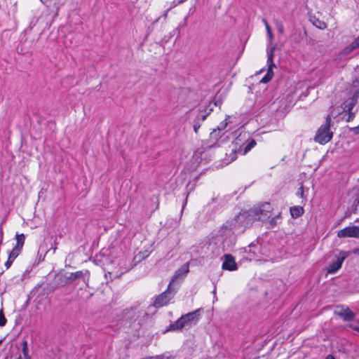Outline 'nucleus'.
Wrapping results in <instances>:
<instances>
[{
	"mask_svg": "<svg viewBox=\"0 0 359 359\" xmlns=\"http://www.w3.org/2000/svg\"><path fill=\"white\" fill-rule=\"evenodd\" d=\"M290 212L292 217L296 219L304 213V209L302 206H292L290 208Z\"/></svg>",
	"mask_w": 359,
	"mask_h": 359,
	"instance_id": "nucleus-15",
	"label": "nucleus"
},
{
	"mask_svg": "<svg viewBox=\"0 0 359 359\" xmlns=\"http://www.w3.org/2000/svg\"><path fill=\"white\" fill-rule=\"evenodd\" d=\"M278 32L280 34H283L284 32V27L281 22H278L276 25Z\"/></svg>",
	"mask_w": 359,
	"mask_h": 359,
	"instance_id": "nucleus-26",
	"label": "nucleus"
},
{
	"mask_svg": "<svg viewBox=\"0 0 359 359\" xmlns=\"http://www.w3.org/2000/svg\"><path fill=\"white\" fill-rule=\"evenodd\" d=\"M351 131L355 134V135H358L359 134V125L356 127H354L353 128H351Z\"/></svg>",
	"mask_w": 359,
	"mask_h": 359,
	"instance_id": "nucleus-31",
	"label": "nucleus"
},
{
	"mask_svg": "<svg viewBox=\"0 0 359 359\" xmlns=\"http://www.w3.org/2000/svg\"><path fill=\"white\" fill-rule=\"evenodd\" d=\"M6 323V319L4 316L3 309L0 310V326H4Z\"/></svg>",
	"mask_w": 359,
	"mask_h": 359,
	"instance_id": "nucleus-24",
	"label": "nucleus"
},
{
	"mask_svg": "<svg viewBox=\"0 0 359 359\" xmlns=\"http://www.w3.org/2000/svg\"><path fill=\"white\" fill-rule=\"evenodd\" d=\"M19 255L11 251L10 253H9V255H8V260L7 262H6L5 264V266L6 267V269H8L12 263L13 262V261L15 260V259Z\"/></svg>",
	"mask_w": 359,
	"mask_h": 359,
	"instance_id": "nucleus-18",
	"label": "nucleus"
},
{
	"mask_svg": "<svg viewBox=\"0 0 359 359\" xmlns=\"http://www.w3.org/2000/svg\"><path fill=\"white\" fill-rule=\"evenodd\" d=\"M309 192V188H305L304 185L302 184L301 187L299 188L297 191V195L300 196L302 200L307 201L309 200L308 194Z\"/></svg>",
	"mask_w": 359,
	"mask_h": 359,
	"instance_id": "nucleus-16",
	"label": "nucleus"
},
{
	"mask_svg": "<svg viewBox=\"0 0 359 359\" xmlns=\"http://www.w3.org/2000/svg\"><path fill=\"white\" fill-rule=\"evenodd\" d=\"M189 271V264L186 263L183 264L179 269H177L174 276H172L169 285H171L172 287H175V284L176 283L182 282L187 274Z\"/></svg>",
	"mask_w": 359,
	"mask_h": 359,
	"instance_id": "nucleus-5",
	"label": "nucleus"
},
{
	"mask_svg": "<svg viewBox=\"0 0 359 359\" xmlns=\"http://www.w3.org/2000/svg\"><path fill=\"white\" fill-rule=\"evenodd\" d=\"M222 269L229 271H234L237 269V264L235 262V259L231 255L227 254L224 255Z\"/></svg>",
	"mask_w": 359,
	"mask_h": 359,
	"instance_id": "nucleus-9",
	"label": "nucleus"
},
{
	"mask_svg": "<svg viewBox=\"0 0 359 359\" xmlns=\"http://www.w3.org/2000/svg\"><path fill=\"white\" fill-rule=\"evenodd\" d=\"M186 1L187 0H177L179 4L183 3V2Z\"/></svg>",
	"mask_w": 359,
	"mask_h": 359,
	"instance_id": "nucleus-37",
	"label": "nucleus"
},
{
	"mask_svg": "<svg viewBox=\"0 0 359 359\" xmlns=\"http://www.w3.org/2000/svg\"><path fill=\"white\" fill-rule=\"evenodd\" d=\"M227 126L226 119L223 121L219 123V125L217 126L216 129H214L212 132L210 133V137L212 139H217V137L219 136V133L221 131L224 130Z\"/></svg>",
	"mask_w": 359,
	"mask_h": 359,
	"instance_id": "nucleus-14",
	"label": "nucleus"
},
{
	"mask_svg": "<svg viewBox=\"0 0 359 359\" xmlns=\"http://www.w3.org/2000/svg\"><path fill=\"white\" fill-rule=\"evenodd\" d=\"M21 346H22V353L24 356L23 359H30V357L29 355L28 344H27V340L23 339L21 342ZM17 359H22V356L20 355L18 357V358H17Z\"/></svg>",
	"mask_w": 359,
	"mask_h": 359,
	"instance_id": "nucleus-17",
	"label": "nucleus"
},
{
	"mask_svg": "<svg viewBox=\"0 0 359 359\" xmlns=\"http://www.w3.org/2000/svg\"><path fill=\"white\" fill-rule=\"evenodd\" d=\"M193 127H194V132H195L196 133H198V130H199V128H200L198 127V126H196V125H194H194H193Z\"/></svg>",
	"mask_w": 359,
	"mask_h": 359,
	"instance_id": "nucleus-33",
	"label": "nucleus"
},
{
	"mask_svg": "<svg viewBox=\"0 0 359 359\" xmlns=\"http://www.w3.org/2000/svg\"><path fill=\"white\" fill-rule=\"evenodd\" d=\"M263 22L265 25V27H266V32H267V34H268V36H269V38L271 39L272 37H273V34H272V32H271V29L268 23V22L266 21V20L264 19L263 20Z\"/></svg>",
	"mask_w": 359,
	"mask_h": 359,
	"instance_id": "nucleus-22",
	"label": "nucleus"
},
{
	"mask_svg": "<svg viewBox=\"0 0 359 359\" xmlns=\"http://www.w3.org/2000/svg\"><path fill=\"white\" fill-rule=\"evenodd\" d=\"M177 288L175 287L168 285L166 291L163 292L158 297H156L154 304V306L161 307L166 305L170 302V300L175 296Z\"/></svg>",
	"mask_w": 359,
	"mask_h": 359,
	"instance_id": "nucleus-3",
	"label": "nucleus"
},
{
	"mask_svg": "<svg viewBox=\"0 0 359 359\" xmlns=\"http://www.w3.org/2000/svg\"><path fill=\"white\" fill-rule=\"evenodd\" d=\"M313 24L319 29H323L326 27V25L324 22H322L319 20L313 22Z\"/></svg>",
	"mask_w": 359,
	"mask_h": 359,
	"instance_id": "nucleus-23",
	"label": "nucleus"
},
{
	"mask_svg": "<svg viewBox=\"0 0 359 359\" xmlns=\"http://www.w3.org/2000/svg\"><path fill=\"white\" fill-rule=\"evenodd\" d=\"M348 327L353 330L359 332V322H355L348 325Z\"/></svg>",
	"mask_w": 359,
	"mask_h": 359,
	"instance_id": "nucleus-25",
	"label": "nucleus"
},
{
	"mask_svg": "<svg viewBox=\"0 0 359 359\" xmlns=\"http://www.w3.org/2000/svg\"><path fill=\"white\" fill-rule=\"evenodd\" d=\"M3 236H4L3 230H2L1 226H0V238H1V241H3Z\"/></svg>",
	"mask_w": 359,
	"mask_h": 359,
	"instance_id": "nucleus-34",
	"label": "nucleus"
},
{
	"mask_svg": "<svg viewBox=\"0 0 359 359\" xmlns=\"http://www.w3.org/2000/svg\"><path fill=\"white\" fill-rule=\"evenodd\" d=\"M337 236L339 238L359 237V226H348L338 231Z\"/></svg>",
	"mask_w": 359,
	"mask_h": 359,
	"instance_id": "nucleus-7",
	"label": "nucleus"
},
{
	"mask_svg": "<svg viewBox=\"0 0 359 359\" xmlns=\"http://www.w3.org/2000/svg\"><path fill=\"white\" fill-rule=\"evenodd\" d=\"M212 110H213V108L210 107L208 109V111L205 114H199L196 116V118H198L199 121L203 122L206 119L207 116L210 114V112Z\"/></svg>",
	"mask_w": 359,
	"mask_h": 359,
	"instance_id": "nucleus-19",
	"label": "nucleus"
},
{
	"mask_svg": "<svg viewBox=\"0 0 359 359\" xmlns=\"http://www.w3.org/2000/svg\"><path fill=\"white\" fill-rule=\"evenodd\" d=\"M347 113L348 114V118L346 119V121L349 122V121H352L353 119V118H354V113H353L352 111L347 112Z\"/></svg>",
	"mask_w": 359,
	"mask_h": 359,
	"instance_id": "nucleus-29",
	"label": "nucleus"
},
{
	"mask_svg": "<svg viewBox=\"0 0 359 359\" xmlns=\"http://www.w3.org/2000/svg\"><path fill=\"white\" fill-rule=\"evenodd\" d=\"M358 97L359 92L358 90H356L355 92H354L353 95L350 98H348L347 100L343 102L342 107L344 109V111L345 112L352 111L354 106L357 103Z\"/></svg>",
	"mask_w": 359,
	"mask_h": 359,
	"instance_id": "nucleus-8",
	"label": "nucleus"
},
{
	"mask_svg": "<svg viewBox=\"0 0 359 359\" xmlns=\"http://www.w3.org/2000/svg\"><path fill=\"white\" fill-rule=\"evenodd\" d=\"M16 245L11 251L20 255L25 241V236L23 233H16Z\"/></svg>",
	"mask_w": 359,
	"mask_h": 359,
	"instance_id": "nucleus-12",
	"label": "nucleus"
},
{
	"mask_svg": "<svg viewBox=\"0 0 359 359\" xmlns=\"http://www.w3.org/2000/svg\"><path fill=\"white\" fill-rule=\"evenodd\" d=\"M331 116L327 115L325 118V123L322 125L316 132L314 140L320 144H325L330 142L333 136L330 131Z\"/></svg>",
	"mask_w": 359,
	"mask_h": 359,
	"instance_id": "nucleus-2",
	"label": "nucleus"
},
{
	"mask_svg": "<svg viewBox=\"0 0 359 359\" xmlns=\"http://www.w3.org/2000/svg\"><path fill=\"white\" fill-rule=\"evenodd\" d=\"M213 104L214 106H218L219 108L221 107V104H222V101L220 100H213L212 102H211L210 103V105H209V107H212L211 105Z\"/></svg>",
	"mask_w": 359,
	"mask_h": 359,
	"instance_id": "nucleus-27",
	"label": "nucleus"
},
{
	"mask_svg": "<svg viewBox=\"0 0 359 359\" xmlns=\"http://www.w3.org/2000/svg\"><path fill=\"white\" fill-rule=\"evenodd\" d=\"M200 311L201 309H196L182 316L174 323L170 325L169 330H181L183 327H191L196 325L199 320Z\"/></svg>",
	"mask_w": 359,
	"mask_h": 359,
	"instance_id": "nucleus-1",
	"label": "nucleus"
},
{
	"mask_svg": "<svg viewBox=\"0 0 359 359\" xmlns=\"http://www.w3.org/2000/svg\"><path fill=\"white\" fill-rule=\"evenodd\" d=\"M85 274L81 271H76L75 273H70L69 275L62 276V282L65 284H67L69 282H72L78 278H83L85 280Z\"/></svg>",
	"mask_w": 359,
	"mask_h": 359,
	"instance_id": "nucleus-11",
	"label": "nucleus"
},
{
	"mask_svg": "<svg viewBox=\"0 0 359 359\" xmlns=\"http://www.w3.org/2000/svg\"><path fill=\"white\" fill-rule=\"evenodd\" d=\"M344 259V257H341V258L338 257L335 262L330 264L327 267V273H331V274L335 273L341 267Z\"/></svg>",
	"mask_w": 359,
	"mask_h": 359,
	"instance_id": "nucleus-13",
	"label": "nucleus"
},
{
	"mask_svg": "<svg viewBox=\"0 0 359 359\" xmlns=\"http://www.w3.org/2000/svg\"><path fill=\"white\" fill-rule=\"evenodd\" d=\"M249 215L254 219L264 220L269 217V211L262 208H256L250 212Z\"/></svg>",
	"mask_w": 359,
	"mask_h": 359,
	"instance_id": "nucleus-10",
	"label": "nucleus"
},
{
	"mask_svg": "<svg viewBox=\"0 0 359 359\" xmlns=\"http://www.w3.org/2000/svg\"><path fill=\"white\" fill-rule=\"evenodd\" d=\"M184 207H185V204H183L182 208V210H184Z\"/></svg>",
	"mask_w": 359,
	"mask_h": 359,
	"instance_id": "nucleus-39",
	"label": "nucleus"
},
{
	"mask_svg": "<svg viewBox=\"0 0 359 359\" xmlns=\"http://www.w3.org/2000/svg\"><path fill=\"white\" fill-rule=\"evenodd\" d=\"M350 194L355 197L353 202H359V188L353 189Z\"/></svg>",
	"mask_w": 359,
	"mask_h": 359,
	"instance_id": "nucleus-21",
	"label": "nucleus"
},
{
	"mask_svg": "<svg viewBox=\"0 0 359 359\" xmlns=\"http://www.w3.org/2000/svg\"><path fill=\"white\" fill-rule=\"evenodd\" d=\"M274 50L275 47H271L270 49L267 50V64L269 66L268 71L264 76L261 79V83H266L269 82L273 76V72L272 68L275 67V64L273 62V57H274Z\"/></svg>",
	"mask_w": 359,
	"mask_h": 359,
	"instance_id": "nucleus-4",
	"label": "nucleus"
},
{
	"mask_svg": "<svg viewBox=\"0 0 359 359\" xmlns=\"http://www.w3.org/2000/svg\"><path fill=\"white\" fill-rule=\"evenodd\" d=\"M215 146H219V144L217 143H215V144L212 145V147H215Z\"/></svg>",
	"mask_w": 359,
	"mask_h": 359,
	"instance_id": "nucleus-38",
	"label": "nucleus"
},
{
	"mask_svg": "<svg viewBox=\"0 0 359 359\" xmlns=\"http://www.w3.org/2000/svg\"><path fill=\"white\" fill-rule=\"evenodd\" d=\"M168 11H169V9H168V10H166V11H164V13H163V15H162L164 18H167Z\"/></svg>",
	"mask_w": 359,
	"mask_h": 359,
	"instance_id": "nucleus-35",
	"label": "nucleus"
},
{
	"mask_svg": "<svg viewBox=\"0 0 359 359\" xmlns=\"http://www.w3.org/2000/svg\"><path fill=\"white\" fill-rule=\"evenodd\" d=\"M201 123H202V121H199L196 118H195V119L194 120V124L196 125V126H198L199 128L201 126Z\"/></svg>",
	"mask_w": 359,
	"mask_h": 359,
	"instance_id": "nucleus-32",
	"label": "nucleus"
},
{
	"mask_svg": "<svg viewBox=\"0 0 359 359\" xmlns=\"http://www.w3.org/2000/svg\"><path fill=\"white\" fill-rule=\"evenodd\" d=\"M256 145V142L254 140H251L244 149V153H247L252 149Z\"/></svg>",
	"mask_w": 359,
	"mask_h": 359,
	"instance_id": "nucleus-20",
	"label": "nucleus"
},
{
	"mask_svg": "<svg viewBox=\"0 0 359 359\" xmlns=\"http://www.w3.org/2000/svg\"><path fill=\"white\" fill-rule=\"evenodd\" d=\"M325 359H335V358H334V356H333V355H328L325 358Z\"/></svg>",
	"mask_w": 359,
	"mask_h": 359,
	"instance_id": "nucleus-36",
	"label": "nucleus"
},
{
	"mask_svg": "<svg viewBox=\"0 0 359 359\" xmlns=\"http://www.w3.org/2000/svg\"><path fill=\"white\" fill-rule=\"evenodd\" d=\"M353 48L359 47V35L358 37L351 44Z\"/></svg>",
	"mask_w": 359,
	"mask_h": 359,
	"instance_id": "nucleus-28",
	"label": "nucleus"
},
{
	"mask_svg": "<svg viewBox=\"0 0 359 359\" xmlns=\"http://www.w3.org/2000/svg\"><path fill=\"white\" fill-rule=\"evenodd\" d=\"M123 273H124L123 271L121 272L120 273H114V272H112V271H109V274L110 276L113 275V278H116V277H119V276H120L121 274H123Z\"/></svg>",
	"mask_w": 359,
	"mask_h": 359,
	"instance_id": "nucleus-30",
	"label": "nucleus"
},
{
	"mask_svg": "<svg viewBox=\"0 0 359 359\" xmlns=\"http://www.w3.org/2000/svg\"><path fill=\"white\" fill-rule=\"evenodd\" d=\"M334 313L335 315L342 318L345 321H351L355 318V313L348 306L344 305H337Z\"/></svg>",
	"mask_w": 359,
	"mask_h": 359,
	"instance_id": "nucleus-6",
	"label": "nucleus"
}]
</instances>
